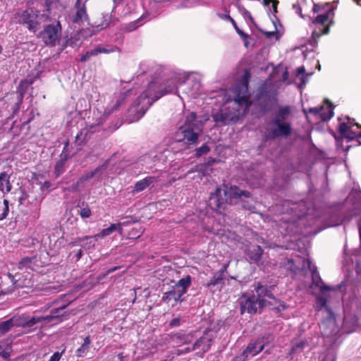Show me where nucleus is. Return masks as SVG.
<instances>
[{"instance_id": "1", "label": "nucleus", "mask_w": 361, "mask_h": 361, "mask_svg": "<svg viewBox=\"0 0 361 361\" xmlns=\"http://www.w3.org/2000/svg\"><path fill=\"white\" fill-rule=\"evenodd\" d=\"M176 79L171 78L164 83L152 81L145 91L135 101L128 109L130 122L139 121L146 113L152 104L163 96L173 93L177 94Z\"/></svg>"}, {"instance_id": "2", "label": "nucleus", "mask_w": 361, "mask_h": 361, "mask_svg": "<svg viewBox=\"0 0 361 361\" xmlns=\"http://www.w3.org/2000/svg\"><path fill=\"white\" fill-rule=\"evenodd\" d=\"M293 112L294 106L292 105L279 106L264 128L263 140L274 141L291 136L293 131Z\"/></svg>"}, {"instance_id": "3", "label": "nucleus", "mask_w": 361, "mask_h": 361, "mask_svg": "<svg viewBox=\"0 0 361 361\" xmlns=\"http://www.w3.org/2000/svg\"><path fill=\"white\" fill-rule=\"evenodd\" d=\"M334 9L335 7L330 6L329 4L325 6L314 4L312 11L314 13L322 12V13L312 19L310 26L313 27V31L309 39L311 45L315 46L317 44L318 38L329 32L330 26L334 24Z\"/></svg>"}, {"instance_id": "4", "label": "nucleus", "mask_w": 361, "mask_h": 361, "mask_svg": "<svg viewBox=\"0 0 361 361\" xmlns=\"http://www.w3.org/2000/svg\"><path fill=\"white\" fill-rule=\"evenodd\" d=\"M198 131L197 115L194 112H190L185 116L183 124L179 126L176 132L177 140L188 145L195 144L199 137Z\"/></svg>"}, {"instance_id": "5", "label": "nucleus", "mask_w": 361, "mask_h": 361, "mask_svg": "<svg viewBox=\"0 0 361 361\" xmlns=\"http://www.w3.org/2000/svg\"><path fill=\"white\" fill-rule=\"evenodd\" d=\"M49 18L48 15L42 14L34 8H28L16 13V22L23 25L28 30L35 33L41 22H46Z\"/></svg>"}, {"instance_id": "6", "label": "nucleus", "mask_w": 361, "mask_h": 361, "mask_svg": "<svg viewBox=\"0 0 361 361\" xmlns=\"http://www.w3.org/2000/svg\"><path fill=\"white\" fill-rule=\"evenodd\" d=\"M191 282L192 280L190 275L182 278L174 286H171L169 291L164 293L162 300L167 304H169L173 300L174 303L172 304V306H174L177 302H182L183 300L182 297L187 293Z\"/></svg>"}, {"instance_id": "7", "label": "nucleus", "mask_w": 361, "mask_h": 361, "mask_svg": "<svg viewBox=\"0 0 361 361\" xmlns=\"http://www.w3.org/2000/svg\"><path fill=\"white\" fill-rule=\"evenodd\" d=\"M251 75L248 70H245L240 82L235 87V94L234 101L240 106L245 105L246 108L251 104L248 85Z\"/></svg>"}, {"instance_id": "8", "label": "nucleus", "mask_w": 361, "mask_h": 361, "mask_svg": "<svg viewBox=\"0 0 361 361\" xmlns=\"http://www.w3.org/2000/svg\"><path fill=\"white\" fill-rule=\"evenodd\" d=\"M227 193L229 194L230 199H235L238 200L241 203V207L248 210L252 213L256 212V207L255 205V201L253 200H245L243 199V197L250 199L252 197V194L250 192L247 190H244L240 189L236 185H231L228 189V191L224 192V195H226Z\"/></svg>"}, {"instance_id": "9", "label": "nucleus", "mask_w": 361, "mask_h": 361, "mask_svg": "<svg viewBox=\"0 0 361 361\" xmlns=\"http://www.w3.org/2000/svg\"><path fill=\"white\" fill-rule=\"evenodd\" d=\"M61 35V25L59 21L56 24H49L44 26V30L39 32L37 37L44 42L47 46L55 47Z\"/></svg>"}, {"instance_id": "10", "label": "nucleus", "mask_w": 361, "mask_h": 361, "mask_svg": "<svg viewBox=\"0 0 361 361\" xmlns=\"http://www.w3.org/2000/svg\"><path fill=\"white\" fill-rule=\"evenodd\" d=\"M264 302V299L257 298L254 294L244 293L240 298V313L255 314L257 310V305L262 308Z\"/></svg>"}, {"instance_id": "11", "label": "nucleus", "mask_w": 361, "mask_h": 361, "mask_svg": "<svg viewBox=\"0 0 361 361\" xmlns=\"http://www.w3.org/2000/svg\"><path fill=\"white\" fill-rule=\"evenodd\" d=\"M226 190H224V192ZM224 197L222 196V191L220 188H216L215 191L211 193L209 200V205L213 210L221 213L225 209L226 203H232V199H230L228 193H227L226 195L224 194Z\"/></svg>"}, {"instance_id": "12", "label": "nucleus", "mask_w": 361, "mask_h": 361, "mask_svg": "<svg viewBox=\"0 0 361 361\" xmlns=\"http://www.w3.org/2000/svg\"><path fill=\"white\" fill-rule=\"evenodd\" d=\"M347 123L343 122L339 123L338 132L341 135L349 140H355L357 137H354V135H351L352 133H357L354 131V128L359 129L360 123H357L355 118L346 117Z\"/></svg>"}, {"instance_id": "13", "label": "nucleus", "mask_w": 361, "mask_h": 361, "mask_svg": "<svg viewBox=\"0 0 361 361\" xmlns=\"http://www.w3.org/2000/svg\"><path fill=\"white\" fill-rule=\"evenodd\" d=\"M75 8L76 9V12L72 17L73 23L80 24L88 20V15L85 3L82 4L80 0H77L75 4Z\"/></svg>"}, {"instance_id": "14", "label": "nucleus", "mask_w": 361, "mask_h": 361, "mask_svg": "<svg viewBox=\"0 0 361 361\" xmlns=\"http://www.w3.org/2000/svg\"><path fill=\"white\" fill-rule=\"evenodd\" d=\"M264 346V345L262 341L257 340L253 343H250L243 352V356L245 358L249 356L253 357L262 351Z\"/></svg>"}, {"instance_id": "15", "label": "nucleus", "mask_w": 361, "mask_h": 361, "mask_svg": "<svg viewBox=\"0 0 361 361\" xmlns=\"http://www.w3.org/2000/svg\"><path fill=\"white\" fill-rule=\"evenodd\" d=\"M68 304L62 305L61 306L52 309L51 310V314L45 316V319H47V322H51L55 319L58 321H61V318L64 317L66 314V312L65 309L68 307Z\"/></svg>"}, {"instance_id": "16", "label": "nucleus", "mask_w": 361, "mask_h": 361, "mask_svg": "<svg viewBox=\"0 0 361 361\" xmlns=\"http://www.w3.org/2000/svg\"><path fill=\"white\" fill-rule=\"evenodd\" d=\"M312 284L318 287L320 290V292L323 294H324L326 291L333 290L331 287L326 285L324 283L322 278L320 277L319 272L316 269L312 271Z\"/></svg>"}, {"instance_id": "17", "label": "nucleus", "mask_w": 361, "mask_h": 361, "mask_svg": "<svg viewBox=\"0 0 361 361\" xmlns=\"http://www.w3.org/2000/svg\"><path fill=\"white\" fill-rule=\"evenodd\" d=\"M18 322L20 325L26 327H32L35 324L41 322H47V319H45V316L44 317H37L34 316L32 318H29L28 317H25L23 315L22 317H18Z\"/></svg>"}, {"instance_id": "18", "label": "nucleus", "mask_w": 361, "mask_h": 361, "mask_svg": "<svg viewBox=\"0 0 361 361\" xmlns=\"http://www.w3.org/2000/svg\"><path fill=\"white\" fill-rule=\"evenodd\" d=\"M11 176L6 171L0 173V192L4 195L8 193L12 189V184L10 181Z\"/></svg>"}, {"instance_id": "19", "label": "nucleus", "mask_w": 361, "mask_h": 361, "mask_svg": "<svg viewBox=\"0 0 361 361\" xmlns=\"http://www.w3.org/2000/svg\"><path fill=\"white\" fill-rule=\"evenodd\" d=\"M156 180V178L154 176H147L145 178L137 181L132 190L133 193H137L145 190L147 187H149L151 184H152Z\"/></svg>"}, {"instance_id": "20", "label": "nucleus", "mask_w": 361, "mask_h": 361, "mask_svg": "<svg viewBox=\"0 0 361 361\" xmlns=\"http://www.w3.org/2000/svg\"><path fill=\"white\" fill-rule=\"evenodd\" d=\"M14 326H20L18 322V317H13L12 318L0 322V336L8 332Z\"/></svg>"}, {"instance_id": "21", "label": "nucleus", "mask_w": 361, "mask_h": 361, "mask_svg": "<svg viewBox=\"0 0 361 361\" xmlns=\"http://www.w3.org/2000/svg\"><path fill=\"white\" fill-rule=\"evenodd\" d=\"M246 253L252 261L257 262L260 260L263 250L258 245H252L247 247Z\"/></svg>"}, {"instance_id": "22", "label": "nucleus", "mask_w": 361, "mask_h": 361, "mask_svg": "<svg viewBox=\"0 0 361 361\" xmlns=\"http://www.w3.org/2000/svg\"><path fill=\"white\" fill-rule=\"evenodd\" d=\"M118 231L120 233H122L123 228L121 224H112L106 228H104L99 233L94 235L95 238H102L105 236L111 235L113 232Z\"/></svg>"}, {"instance_id": "23", "label": "nucleus", "mask_w": 361, "mask_h": 361, "mask_svg": "<svg viewBox=\"0 0 361 361\" xmlns=\"http://www.w3.org/2000/svg\"><path fill=\"white\" fill-rule=\"evenodd\" d=\"M68 159V155L67 154H61L60 155V159L56 163V165L54 166V173L56 176V178L59 177L66 170V163Z\"/></svg>"}, {"instance_id": "24", "label": "nucleus", "mask_w": 361, "mask_h": 361, "mask_svg": "<svg viewBox=\"0 0 361 361\" xmlns=\"http://www.w3.org/2000/svg\"><path fill=\"white\" fill-rule=\"evenodd\" d=\"M209 341L207 338L200 337L199 339H197L195 341V343L193 344L192 348H187L185 349V350L187 352L192 351V350H197V349L200 348V347H202V350H203V352H206L209 348Z\"/></svg>"}, {"instance_id": "25", "label": "nucleus", "mask_w": 361, "mask_h": 361, "mask_svg": "<svg viewBox=\"0 0 361 361\" xmlns=\"http://www.w3.org/2000/svg\"><path fill=\"white\" fill-rule=\"evenodd\" d=\"M171 340L178 345L186 344L190 342V336L183 332H178L170 335Z\"/></svg>"}, {"instance_id": "26", "label": "nucleus", "mask_w": 361, "mask_h": 361, "mask_svg": "<svg viewBox=\"0 0 361 361\" xmlns=\"http://www.w3.org/2000/svg\"><path fill=\"white\" fill-rule=\"evenodd\" d=\"M90 345V336H87L84 338L82 344L76 350L75 355L78 357H85L89 350Z\"/></svg>"}, {"instance_id": "27", "label": "nucleus", "mask_w": 361, "mask_h": 361, "mask_svg": "<svg viewBox=\"0 0 361 361\" xmlns=\"http://www.w3.org/2000/svg\"><path fill=\"white\" fill-rule=\"evenodd\" d=\"M255 290L257 294V297H256L257 298L264 299V297L274 298V295L271 293V290H269L267 286L262 285L260 283L257 284Z\"/></svg>"}, {"instance_id": "28", "label": "nucleus", "mask_w": 361, "mask_h": 361, "mask_svg": "<svg viewBox=\"0 0 361 361\" xmlns=\"http://www.w3.org/2000/svg\"><path fill=\"white\" fill-rule=\"evenodd\" d=\"M224 277L216 273L213 277L210 279L209 281L206 283L205 286L212 292H214L215 290H213V288L219 284H221L222 286L224 285Z\"/></svg>"}, {"instance_id": "29", "label": "nucleus", "mask_w": 361, "mask_h": 361, "mask_svg": "<svg viewBox=\"0 0 361 361\" xmlns=\"http://www.w3.org/2000/svg\"><path fill=\"white\" fill-rule=\"evenodd\" d=\"M37 262V256L26 257L23 258L18 264L19 269L30 268L33 269L34 265Z\"/></svg>"}, {"instance_id": "30", "label": "nucleus", "mask_w": 361, "mask_h": 361, "mask_svg": "<svg viewBox=\"0 0 361 361\" xmlns=\"http://www.w3.org/2000/svg\"><path fill=\"white\" fill-rule=\"evenodd\" d=\"M324 109V106H321L319 108H310V109H309L308 111L314 115L321 114L324 118H327V119L331 118L334 116L332 104L330 103L328 115H325V116L324 115V113L322 112Z\"/></svg>"}, {"instance_id": "31", "label": "nucleus", "mask_w": 361, "mask_h": 361, "mask_svg": "<svg viewBox=\"0 0 361 361\" xmlns=\"http://www.w3.org/2000/svg\"><path fill=\"white\" fill-rule=\"evenodd\" d=\"M307 345V341L305 339L301 340L299 342L294 343L289 352V355H292L298 353H301Z\"/></svg>"}, {"instance_id": "32", "label": "nucleus", "mask_w": 361, "mask_h": 361, "mask_svg": "<svg viewBox=\"0 0 361 361\" xmlns=\"http://www.w3.org/2000/svg\"><path fill=\"white\" fill-rule=\"evenodd\" d=\"M114 51L113 49H107L101 46L97 47L95 49H92L90 51H87V53L91 58L92 56H97L99 54H109Z\"/></svg>"}, {"instance_id": "33", "label": "nucleus", "mask_w": 361, "mask_h": 361, "mask_svg": "<svg viewBox=\"0 0 361 361\" xmlns=\"http://www.w3.org/2000/svg\"><path fill=\"white\" fill-rule=\"evenodd\" d=\"M92 237H90V236H85V237H82V238H78L75 240V241L71 243L70 245H73V246H75V245H77L78 244L83 242L84 240H90V241L88 243H87V245H86V247L87 249L90 248V247H92L94 246V241L92 240Z\"/></svg>"}, {"instance_id": "34", "label": "nucleus", "mask_w": 361, "mask_h": 361, "mask_svg": "<svg viewBox=\"0 0 361 361\" xmlns=\"http://www.w3.org/2000/svg\"><path fill=\"white\" fill-rule=\"evenodd\" d=\"M91 214H92V212H91V209L89 207L88 204L86 202H82L81 204V209L79 212L80 216L82 219H86V218H89L91 216Z\"/></svg>"}, {"instance_id": "35", "label": "nucleus", "mask_w": 361, "mask_h": 361, "mask_svg": "<svg viewBox=\"0 0 361 361\" xmlns=\"http://www.w3.org/2000/svg\"><path fill=\"white\" fill-rule=\"evenodd\" d=\"M102 169V166L97 167L94 171L87 172L85 174L82 175L79 179L80 182H82V183L89 179L93 178L98 172H99Z\"/></svg>"}, {"instance_id": "36", "label": "nucleus", "mask_w": 361, "mask_h": 361, "mask_svg": "<svg viewBox=\"0 0 361 361\" xmlns=\"http://www.w3.org/2000/svg\"><path fill=\"white\" fill-rule=\"evenodd\" d=\"M327 300L323 296H318L316 299V304H317V310H321L322 308H326L327 310H329V307L326 305Z\"/></svg>"}, {"instance_id": "37", "label": "nucleus", "mask_w": 361, "mask_h": 361, "mask_svg": "<svg viewBox=\"0 0 361 361\" xmlns=\"http://www.w3.org/2000/svg\"><path fill=\"white\" fill-rule=\"evenodd\" d=\"M227 117H228L227 114L226 113H224V112H222L221 111L219 112H217L214 116V120L216 123H221L223 124H226L227 123Z\"/></svg>"}, {"instance_id": "38", "label": "nucleus", "mask_w": 361, "mask_h": 361, "mask_svg": "<svg viewBox=\"0 0 361 361\" xmlns=\"http://www.w3.org/2000/svg\"><path fill=\"white\" fill-rule=\"evenodd\" d=\"M228 18L231 20V22L232 23L233 27H235L237 33L245 40V41H247V39H248V35L245 33L243 30H241L237 25L235 21L230 16H228Z\"/></svg>"}, {"instance_id": "39", "label": "nucleus", "mask_w": 361, "mask_h": 361, "mask_svg": "<svg viewBox=\"0 0 361 361\" xmlns=\"http://www.w3.org/2000/svg\"><path fill=\"white\" fill-rule=\"evenodd\" d=\"M210 151V147L207 145L204 144L200 147L195 149V156L200 157L204 154H207Z\"/></svg>"}, {"instance_id": "40", "label": "nucleus", "mask_w": 361, "mask_h": 361, "mask_svg": "<svg viewBox=\"0 0 361 361\" xmlns=\"http://www.w3.org/2000/svg\"><path fill=\"white\" fill-rule=\"evenodd\" d=\"M11 347L8 346L6 349H3L0 344V356L4 359H8L11 357Z\"/></svg>"}, {"instance_id": "41", "label": "nucleus", "mask_w": 361, "mask_h": 361, "mask_svg": "<svg viewBox=\"0 0 361 361\" xmlns=\"http://www.w3.org/2000/svg\"><path fill=\"white\" fill-rule=\"evenodd\" d=\"M4 207L3 209L2 213H0V220H3L5 219L8 213L9 209H8V201L7 200H4Z\"/></svg>"}, {"instance_id": "42", "label": "nucleus", "mask_w": 361, "mask_h": 361, "mask_svg": "<svg viewBox=\"0 0 361 361\" xmlns=\"http://www.w3.org/2000/svg\"><path fill=\"white\" fill-rule=\"evenodd\" d=\"M277 302L279 303V305L274 308V310L276 312H281L284 311L286 309H288V305H286V303L285 302L279 300V301H277Z\"/></svg>"}, {"instance_id": "43", "label": "nucleus", "mask_w": 361, "mask_h": 361, "mask_svg": "<svg viewBox=\"0 0 361 361\" xmlns=\"http://www.w3.org/2000/svg\"><path fill=\"white\" fill-rule=\"evenodd\" d=\"M82 184V182H80V179L77 180V182L73 184L70 188L69 190L71 192H76L78 190V188Z\"/></svg>"}, {"instance_id": "44", "label": "nucleus", "mask_w": 361, "mask_h": 361, "mask_svg": "<svg viewBox=\"0 0 361 361\" xmlns=\"http://www.w3.org/2000/svg\"><path fill=\"white\" fill-rule=\"evenodd\" d=\"M293 8L295 10L296 13L301 16V18H305V16L302 14L301 7L298 4H294L293 5Z\"/></svg>"}, {"instance_id": "45", "label": "nucleus", "mask_w": 361, "mask_h": 361, "mask_svg": "<svg viewBox=\"0 0 361 361\" xmlns=\"http://www.w3.org/2000/svg\"><path fill=\"white\" fill-rule=\"evenodd\" d=\"M228 267V263L224 264L222 266V267L221 268V269L219 271H218L216 273L224 278V274L226 272Z\"/></svg>"}, {"instance_id": "46", "label": "nucleus", "mask_w": 361, "mask_h": 361, "mask_svg": "<svg viewBox=\"0 0 361 361\" xmlns=\"http://www.w3.org/2000/svg\"><path fill=\"white\" fill-rule=\"evenodd\" d=\"M142 234V232L138 231L135 230V228H133L131 232L130 233V235H131V238H137L140 237Z\"/></svg>"}, {"instance_id": "47", "label": "nucleus", "mask_w": 361, "mask_h": 361, "mask_svg": "<svg viewBox=\"0 0 361 361\" xmlns=\"http://www.w3.org/2000/svg\"><path fill=\"white\" fill-rule=\"evenodd\" d=\"M218 162V160L215 158H212V157H209L208 158L207 162L205 163V166H212L214 164Z\"/></svg>"}, {"instance_id": "48", "label": "nucleus", "mask_w": 361, "mask_h": 361, "mask_svg": "<svg viewBox=\"0 0 361 361\" xmlns=\"http://www.w3.org/2000/svg\"><path fill=\"white\" fill-rule=\"evenodd\" d=\"M179 325H180V319L178 317L173 319L169 323V326L171 327L178 326Z\"/></svg>"}, {"instance_id": "49", "label": "nucleus", "mask_w": 361, "mask_h": 361, "mask_svg": "<svg viewBox=\"0 0 361 361\" xmlns=\"http://www.w3.org/2000/svg\"><path fill=\"white\" fill-rule=\"evenodd\" d=\"M123 97H121L117 101L116 104H114L112 107V110H116L118 108V106L121 105V102L123 101Z\"/></svg>"}, {"instance_id": "50", "label": "nucleus", "mask_w": 361, "mask_h": 361, "mask_svg": "<svg viewBox=\"0 0 361 361\" xmlns=\"http://www.w3.org/2000/svg\"><path fill=\"white\" fill-rule=\"evenodd\" d=\"M141 19H142V17H141V18H138L135 22H134V23H131V24H130V25H128V30H129V31H132V30H133L136 29V28H137V26L135 25V23H136L137 21H140Z\"/></svg>"}, {"instance_id": "51", "label": "nucleus", "mask_w": 361, "mask_h": 361, "mask_svg": "<svg viewBox=\"0 0 361 361\" xmlns=\"http://www.w3.org/2000/svg\"><path fill=\"white\" fill-rule=\"evenodd\" d=\"M90 59V57L87 51H86V53L81 56L80 61L81 62H85L87 60H89Z\"/></svg>"}, {"instance_id": "52", "label": "nucleus", "mask_w": 361, "mask_h": 361, "mask_svg": "<svg viewBox=\"0 0 361 361\" xmlns=\"http://www.w3.org/2000/svg\"><path fill=\"white\" fill-rule=\"evenodd\" d=\"M351 135H354V137H357V138H361V125L360 124L359 129L357 133H352Z\"/></svg>"}, {"instance_id": "53", "label": "nucleus", "mask_w": 361, "mask_h": 361, "mask_svg": "<svg viewBox=\"0 0 361 361\" xmlns=\"http://www.w3.org/2000/svg\"><path fill=\"white\" fill-rule=\"evenodd\" d=\"M271 4H272V7H273V9L274 11V12H276V9H277V5L279 4V1L277 0H273L271 1Z\"/></svg>"}, {"instance_id": "54", "label": "nucleus", "mask_w": 361, "mask_h": 361, "mask_svg": "<svg viewBox=\"0 0 361 361\" xmlns=\"http://www.w3.org/2000/svg\"><path fill=\"white\" fill-rule=\"evenodd\" d=\"M51 183L49 181H45L42 185V188L45 189H49L51 188Z\"/></svg>"}, {"instance_id": "55", "label": "nucleus", "mask_w": 361, "mask_h": 361, "mask_svg": "<svg viewBox=\"0 0 361 361\" xmlns=\"http://www.w3.org/2000/svg\"><path fill=\"white\" fill-rule=\"evenodd\" d=\"M121 268V267H111L110 268L108 271H107V274H111L118 269H119Z\"/></svg>"}, {"instance_id": "56", "label": "nucleus", "mask_w": 361, "mask_h": 361, "mask_svg": "<svg viewBox=\"0 0 361 361\" xmlns=\"http://www.w3.org/2000/svg\"><path fill=\"white\" fill-rule=\"evenodd\" d=\"M276 34V32H264V35L268 37V38H270L271 36L274 35Z\"/></svg>"}, {"instance_id": "57", "label": "nucleus", "mask_w": 361, "mask_h": 361, "mask_svg": "<svg viewBox=\"0 0 361 361\" xmlns=\"http://www.w3.org/2000/svg\"><path fill=\"white\" fill-rule=\"evenodd\" d=\"M34 118V116H32L30 118H28L27 121H23V126H25L27 125H28L31 121Z\"/></svg>"}, {"instance_id": "58", "label": "nucleus", "mask_w": 361, "mask_h": 361, "mask_svg": "<svg viewBox=\"0 0 361 361\" xmlns=\"http://www.w3.org/2000/svg\"><path fill=\"white\" fill-rule=\"evenodd\" d=\"M297 71L299 74H303L305 71V68L303 66L298 67Z\"/></svg>"}, {"instance_id": "59", "label": "nucleus", "mask_w": 361, "mask_h": 361, "mask_svg": "<svg viewBox=\"0 0 361 361\" xmlns=\"http://www.w3.org/2000/svg\"><path fill=\"white\" fill-rule=\"evenodd\" d=\"M82 255V250H80L77 252V254H76V259H77V260H79V259L81 258Z\"/></svg>"}, {"instance_id": "60", "label": "nucleus", "mask_w": 361, "mask_h": 361, "mask_svg": "<svg viewBox=\"0 0 361 361\" xmlns=\"http://www.w3.org/2000/svg\"><path fill=\"white\" fill-rule=\"evenodd\" d=\"M118 359H119V361H123V353H121L118 355Z\"/></svg>"}, {"instance_id": "61", "label": "nucleus", "mask_w": 361, "mask_h": 361, "mask_svg": "<svg viewBox=\"0 0 361 361\" xmlns=\"http://www.w3.org/2000/svg\"><path fill=\"white\" fill-rule=\"evenodd\" d=\"M273 0H264V4L265 5H269L270 3H271Z\"/></svg>"}, {"instance_id": "62", "label": "nucleus", "mask_w": 361, "mask_h": 361, "mask_svg": "<svg viewBox=\"0 0 361 361\" xmlns=\"http://www.w3.org/2000/svg\"><path fill=\"white\" fill-rule=\"evenodd\" d=\"M358 6H361V0H353Z\"/></svg>"}, {"instance_id": "63", "label": "nucleus", "mask_w": 361, "mask_h": 361, "mask_svg": "<svg viewBox=\"0 0 361 361\" xmlns=\"http://www.w3.org/2000/svg\"><path fill=\"white\" fill-rule=\"evenodd\" d=\"M45 4H46V6L47 7V9L49 10V6H50V3L48 2L47 0H46Z\"/></svg>"}, {"instance_id": "64", "label": "nucleus", "mask_w": 361, "mask_h": 361, "mask_svg": "<svg viewBox=\"0 0 361 361\" xmlns=\"http://www.w3.org/2000/svg\"><path fill=\"white\" fill-rule=\"evenodd\" d=\"M23 197H20V198L19 199L20 204H22V203H23Z\"/></svg>"}]
</instances>
